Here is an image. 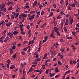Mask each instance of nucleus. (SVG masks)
Here are the masks:
<instances>
[{"instance_id":"obj_1","label":"nucleus","mask_w":79,"mask_h":79,"mask_svg":"<svg viewBox=\"0 0 79 79\" xmlns=\"http://www.w3.org/2000/svg\"><path fill=\"white\" fill-rule=\"evenodd\" d=\"M50 36L51 37H52V38H55V37L54 33H51V35H50Z\"/></svg>"},{"instance_id":"obj_2","label":"nucleus","mask_w":79,"mask_h":79,"mask_svg":"<svg viewBox=\"0 0 79 79\" xmlns=\"http://www.w3.org/2000/svg\"><path fill=\"white\" fill-rule=\"evenodd\" d=\"M55 72H56V73H59L60 72V71L58 70V68L56 67L55 70Z\"/></svg>"},{"instance_id":"obj_3","label":"nucleus","mask_w":79,"mask_h":79,"mask_svg":"<svg viewBox=\"0 0 79 79\" xmlns=\"http://www.w3.org/2000/svg\"><path fill=\"white\" fill-rule=\"evenodd\" d=\"M3 11L4 12H6V8H5V5H4L3 6Z\"/></svg>"},{"instance_id":"obj_4","label":"nucleus","mask_w":79,"mask_h":79,"mask_svg":"<svg viewBox=\"0 0 79 79\" xmlns=\"http://www.w3.org/2000/svg\"><path fill=\"white\" fill-rule=\"evenodd\" d=\"M18 31H16L13 32V34H14V35H16L17 34H18Z\"/></svg>"},{"instance_id":"obj_5","label":"nucleus","mask_w":79,"mask_h":79,"mask_svg":"<svg viewBox=\"0 0 79 79\" xmlns=\"http://www.w3.org/2000/svg\"><path fill=\"white\" fill-rule=\"evenodd\" d=\"M8 38H9V37L8 36H7L6 38L5 39V40H4V42H6L8 40Z\"/></svg>"},{"instance_id":"obj_6","label":"nucleus","mask_w":79,"mask_h":79,"mask_svg":"<svg viewBox=\"0 0 79 79\" xmlns=\"http://www.w3.org/2000/svg\"><path fill=\"white\" fill-rule=\"evenodd\" d=\"M9 50L10 53V54H12V53H13V50L11 48H10Z\"/></svg>"},{"instance_id":"obj_7","label":"nucleus","mask_w":79,"mask_h":79,"mask_svg":"<svg viewBox=\"0 0 79 79\" xmlns=\"http://www.w3.org/2000/svg\"><path fill=\"white\" fill-rule=\"evenodd\" d=\"M11 48L12 50H15L16 48V46L15 45H13L12 46H11Z\"/></svg>"},{"instance_id":"obj_8","label":"nucleus","mask_w":79,"mask_h":79,"mask_svg":"<svg viewBox=\"0 0 79 79\" xmlns=\"http://www.w3.org/2000/svg\"><path fill=\"white\" fill-rule=\"evenodd\" d=\"M17 54H15L13 55L12 58H15L16 57Z\"/></svg>"},{"instance_id":"obj_9","label":"nucleus","mask_w":79,"mask_h":79,"mask_svg":"<svg viewBox=\"0 0 79 79\" xmlns=\"http://www.w3.org/2000/svg\"><path fill=\"white\" fill-rule=\"evenodd\" d=\"M36 13L37 15H40V11L37 12V11H36Z\"/></svg>"},{"instance_id":"obj_10","label":"nucleus","mask_w":79,"mask_h":79,"mask_svg":"<svg viewBox=\"0 0 79 79\" xmlns=\"http://www.w3.org/2000/svg\"><path fill=\"white\" fill-rule=\"evenodd\" d=\"M21 16H23V17H26L27 16V15H25V14L23 13L22 15H21Z\"/></svg>"},{"instance_id":"obj_11","label":"nucleus","mask_w":79,"mask_h":79,"mask_svg":"<svg viewBox=\"0 0 79 79\" xmlns=\"http://www.w3.org/2000/svg\"><path fill=\"white\" fill-rule=\"evenodd\" d=\"M36 4H37V1L35 2L33 4V6L34 7V6H35V5H36Z\"/></svg>"},{"instance_id":"obj_12","label":"nucleus","mask_w":79,"mask_h":79,"mask_svg":"<svg viewBox=\"0 0 79 79\" xmlns=\"http://www.w3.org/2000/svg\"><path fill=\"white\" fill-rule=\"evenodd\" d=\"M70 73H71V71H70V70H69L68 71L66 72L65 73L67 74H69Z\"/></svg>"},{"instance_id":"obj_13","label":"nucleus","mask_w":79,"mask_h":79,"mask_svg":"<svg viewBox=\"0 0 79 79\" xmlns=\"http://www.w3.org/2000/svg\"><path fill=\"white\" fill-rule=\"evenodd\" d=\"M19 26H20V28H23V27H24V25H23V24H22V25H19Z\"/></svg>"},{"instance_id":"obj_14","label":"nucleus","mask_w":79,"mask_h":79,"mask_svg":"<svg viewBox=\"0 0 79 79\" xmlns=\"http://www.w3.org/2000/svg\"><path fill=\"white\" fill-rule=\"evenodd\" d=\"M21 53H22V55H26V53H25V52L23 51Z\"/></svg>"},{"instance_id":"obj_15","label":"nucleus","mask_w":79,"mask_h":79,"mask_svg":"<svg viewBox=\"0 0 79 79\" xmlns=\"http://www.w3.org/2000/svg\"><path fill=\"white\" fill-rule=\"evenodd\" d=\"M55 76V73L52 74H51L50 75V76H49V77H53V76Z\"/></svg>"},{"instance_id":"obj_16","label":"nucleus","mask_w":79,"mask_h":79,"mask_svg":"<svg viewBox=\"0 0 79 79\" xmlns=\"http://www.w3.org/2000/svg\"><path fill=\"white\" fill-rule=\"evenodd\" d=\"M7 63H8V64H9V63H11V61H10V60L8 59L7 61Z\"/></svg>"},{"instance_id":"obj_17","label":"nucleus","mask_w":79,"mask_h":79,"mask_svg":"<svg viewBox=\"0 0 79 79\" xmlns=\"http://www.w3.org/2000/svg\"><path fill=\"white\" fill-rule=\"evenodd\" d=\"M42 66L43 69H45V66L44 64H42Z\"/></svg>"},{"instance_id":"obj_18","label":"nucleus","mask_w":79,"mask_h":79,"mask_svg":"<svg viewBox=\"0 0 79 79\" xmlns=\"http://www.w3.org/2000/svg\"><path fill=\"white\" fill-rule=\"evenodd\" d=\"M65 32H67V29H66V27H65L63 28Z\"/></svg>"},{"instance_id":"obj_19","label":"nucleus","mask_w":79,"mask_h":79,"mask_svg":"<svg viewBox=\"0 0 79 79\" xmlns=\"http://www.w3.org/2000/svg\"><path fill=\"white\" fill-rule=\"evenodd\" d=\"M53 23H54V26H56V24H57V23H56V22L55 21H53Z\"/></svg>"},{"instance_id":"obj_20","label":"nucleus","mask_w":79,"mask_h":79,"mask_svg":"<svg viewBox=\"0 0 79 79\" xmlns=\"http://www.w3.org/2000/svg\"><path fill=\"white\" fill-rule=\"evenodd\" d=\"M58 64L60 65H61V64H62V63H61V61H60V60L58 61Z\"/></svg>"},{"instance_id":"obj_21","label":"nucleus","mask_w":79,"mask_h":79,"mask_svg":"<svg viewBox=\"0 0 79 79\" xmlns=\"http://www.w3.org/2000/svg\"><path fill=\"white\" fill-rule=\"evenodd\" d=\"M0 8H1V11H3V6H1L0 7Z\"/></svg>"},{"instance_id":"obj_22","label":"nucleus","mask_w":79,"mask_h":79,"mask_svg":"<svg viewBox=\"0 0 79 79\" xmlns=\"http://www.w3.org/2000/svg\"><path fill=\"white\" fill-rule=\"evenodd\" d=\"M54 29H55V30H58L59 29V28H57L56 27H55L54 28Z\"/></svg>"},{"instance_id":"obj_23","label":"nucleus","mask_w":79,"mask_h":79,"mask_svg":"<svg viewBox=\"0 0 79 79\" xmlns=\"http://www.w3.org/2000/svg\"><path fill=\"white\" fill-rule=\"evenodd\" d=\"M19 37L20 40H22V39H23V38L21 36H19Z\"/></svg>"},{"instance_id":"obj_24","label":"nucleus","mask_w":79,"mask_h":79,"mask_svg":"<svg viewBox=\"0 0 79 79\" xmlns=\"http://www.w3.org/2000/svg\"><path fill=\"white\" fill-rule=\"evenodd\" d=\"M44 39L45 40H47V39H48V36H46L45 37H44Z\"/></svg>"},{"instance_id":"obj_25","label":"nucleus","mask_w":79,"mask_h":79,"mask_svg":"<svg viewBox=\"0 0 79 79\" xmlns=\"http://www.w3.org/2000/svg\"><path fill=\"white\" fill-rule=\"evenodd\" d=\"M60 51L62 52H64V49L62 48L60 49Z\"/></svg>"},{"instance_id":"obj_26","label":"nucleus","mask_w":79,"mask_h":79,"mask_svg":"<svg viewBox=\"0 0 79 79\" xmlns=\"http://www.w3.org/2000/svg\"><path fill=\"white\" fill-rule=\"evenodd\" d=\"M66 73H65V74H64V75L63 78H62V79H64V78H65V76H66Z\"/></svg>"},{"instance_id":"obj_27","label":"nucleus","mask_w":79,"mask_h":79,"mask_svg":"<svg viewBox=\"0 0 79 79\" xmlns=\"http://www.w3.org/2000/svg\"><path fill=\"white\" fill-rule=\"evenodd\" d=\"M72 6V7H75V6H76V5H75V4H74V3H73V4L72 5V6Z\"/></svg>"},{"instance_id":"obj_28","label":"nucleus","mask_w":79,"mask_h":79,"mask_svg":"<svg viewBox=\"0 0 79 79\" xmlns=\"http://www.w3.org/2000/svg\"><path fill=\"white\" fill-rule=\"evenodd\" d=\"M29 72H32V68L31 67L29 70Z\"/></svg>"},{"instance_id":"obj_29","label":"nucleus","mask_w":79,"mask_h":79,"mask_svg":"<svg viewBox=\"0 0 79 79\" xmlns=\"http://www.w3.org/2000/svg\"><path fill=\"white\" fill-rule=\"evenodd\" d=\"M63 22H61V28H62L63 27Z\"/></svg>"},{"instance_id":"obj_30","label":"nucleus","mask_w":79,"mask_h":79,"mask_svg":"<svg viewBox=\"0 0 79 79\" xmlns=\"http://www.w3.org/2000/svg\"><path fill=\"white\" fill-rule=\"evenodd\" d=\"M64 2V1H63V0H61L60 1V3H61V4H63V2Z\"/></svg>"},{"instance_id":"obj_31","label":"nucleus","mask_w":79,"mask_h":79,"mask_svg":"<svg viewBox=\"0 0 79 79\" xmlns=\"http://www.w3.org/2000/svg\"><path fill=\"white\" fill-rule=\"evenodd\" d=\"M68 9H69V10H71L72 9L71 7L69 6H68Z\"/></svg>"},{"instance_id":"obj_32","label":"nucleus","mask_w":79,"mask_h":79,"mask_svg":"<svg viewBox=\"0 0 79 79\" xmlns=\"http://www.w3.org/2000/svg\"><path fill=\"white\" fill-rule=\"evenodd\" d=\"M44 10H42V12L41 13V15H44Z\"/></svg>"},{"instance_id":"obj_33","label":"nucleus","mask_w":79,"mask_h":79,"mask_svg":"<svg viewBox=\"0 0 79 79\" xmlns=\"http://www.w3.org/2000/svg\"><path fill=\"white\" fill-rule=\"evenodd\" d=\"M53 5L54 7L55 8H56V5L54 3V4H53Z\"/></svg>"},{"instance_id":"obj_34","label":"nucleus","mask_w":79,"mask_h":79,"mask_svg":"<svg viewBox=\"0 0 79 79\" xmlns=\"http://www.w3.org/2000/svg\"><path fill=\"white\" fill-rule=\"evenodd\" d=\"M51 52L52 54H54V53H55V52L53 51H51Z\"/></svg>"},{"instance_id":"obj_35","label":"nucleus","mask_w":79,"mask_h":79,"mask_svg":"<svg viewBox=\"0 0 79 79\" xmlns=\"http://www.w3.org/2000/svg\"><path fill=\"white\" fill-rule=\"evenodd\" d=\"M36 61H40V58H38L37 59Z\"/></svg>"},{"instance_id":"obj_36","label":"nucleus","mask_w":79,"mask_h":79,"mask_svg":"<svg viewBox=\"0 0 79 79\" xmlns=\"http://www.w3.org/2000/svg\"><path fill=\"white\" fill-rule=\"evenodd\" d=\"M60 76V74H59L58 75H56L55 77V78H57L58 77H59Z\"/></svg>"},{"instance_id":"obj_37","label":"nucleus","mask_w":79,"mask_h":79,"mask_svg":"<svg viewBox=\"0 0 79 79\" xmlns=\"http://www.w3.org/2000/svg\"><path fill=\"white\" fill-rule=\"evenodd\" d=\"M13 34H11L10 35V39H11V38L13 37Z\"/></svg>"},{"instance_id":"obj_38","label":"nucleus","mask_w":79,"mask_h":79,"mask_svg":"<svg viewBox=\"0 0 79 79\" xmlns=\"http://www.w3.org/2000/svg\"><path fill=\"white\" fill-rule=\"evenodd\" d=\"M60 13L61 15H63V14H64V13L63 12V10H61Z\"/></svg>"},{"instance_id":"obj_39","label":"nucleus","mask_w":79,"mask_h":79,"mask_svg":"<svg viewBox=\"0 0 79 79\" xmlns=\"http://www.w3.org/2000/svg\"><path fill=\"white\" fill-rule=\"evenodd\" d=\"M55 32H56V33L59 32V31L58 30H55Z\"/></svg>"},{"instance_id":"obj_40","label":"nucleus","mask_w":79,"mask_h":79,"mask_svg":"<svg viewBox=\"0 0 79 79\" xmlns=\"http://www.w3.org/2000/svg\"><path fill=\"white\" fill-rule=\"evenodd\" d=\"M73 61H72V60H71L70 61V64H73Z\"/></svg>"},{"instance_id":"obj_41","label":"nucleus","mask_w":79,"mask_h":79,"mask_svg":"<svg viewBox=\"0 0 79 79\" xmlns=\"http://www.w3.org/2000/svg\"><path fill=\"white\" fill-rule=\"evenodd\" d=\"M34 64H37V61H35V62L33 63Z\"/></svg>"},{"instance_id":"obj_42","label":"nucleus","mask_w":79,"mask_h":79,"mask_svg":"<svg viewBox=\"0 0 79 79\" xmlns=\"http://www.w3.org/2000/svg\"><path fill=\"white\" fill-rule=\"evenodd\" d=\"M75 34H76V32L74 31L72 32V34L73 35H75Z\"/></svg>"},{"instance_id":"obj_43","label":"nucleus","mask_w":79,"mask_h":79,"mask_svg":"<svg viewBox=\"0 0 79 79\" xmlns=\"http://www.w3.org/2000/svg\"><path fill=\"white\" fill-rule=\"evenodd\" d=\"M21 65L22 68H23V67H24V64H23V63H21Z\"/></svg>"},{"instance_id":"obj_44","label":"nucleus","mask_w":79,"mask_h":79,"mask_svg":"<svg viewBox=\"0 0 79 79\" xmlns=\"http://www.w3.org/2000/svg\"><path fill=\"white\" fill-rule=\"evenodd\" d=\"M61 59H63V55H60V56Z\"/></svg>"},{"instance_id":"obj_45","label":"nucleus","mask_w":79,"mask_h":79,"mask_svg":"<svg viewBox=\"0 0 79 79\" xmlns=\"http://www.w3.org/2000/svg\"><path fill=\"white\" fill-rule=\"evenodd\" d=\"M43 7V5H40L39 6V8L40 9H42V8Z\"/></svg>"},{"instance_id":"obj_46","label":"nucleus","mask_w":79,"mask_h":79,"mask_svg":"<svg viewBox=\"0 0 79 79\" xmlns=\"http://www.w3.org/2000/svg\"><path fill=\"white\" fill-rule=\"evenodd\" d=\"M25 7L27 8H29V6H25Z\"/></svg>"},{"instance_id":"obj_47","label":"nucleus","mask_w":79,"mask_h":79,"mask_svg":"<svg viewBox=\"0 0 79 79\" xmlns=\"http://www.w3.org/2000/svg\"><path fill=\"white\" fill-rule=\"evenodd\" d=\"M9 10H13V8H12V7L11 6L9 8Z\"/></svg>"},{"instance_id":"obj_48","label":"nucleus","mask_w":79,"mask_h":79,"mask_svg":"<svg viewBox=\"0 0 79 79\" xmlns=\"http://www.w3.org/2000/svg\"><path fill=\"white\" fill-rule=\"evenodd\" d=\"M57 35H59V36H60V37L61 36V35H60V33L59 32H58V33H57Z\"/></svg>"},{"instance_id":"obj_49","label":"nucleus","mask_w":79,"mask_h":79,"mask_svg":"<svg viewBox=\"0 0 79 79\" xmlns=\"http://www.w3.org/2000/svg\"><path fill=\"white\" fill-rule=\"evenodd\" d=\"M74 4H75V5H76V6H77V2H74Z\"/></svg>"},{"instance_id":"obj_50","label":"nucleus","mask_w":79,"mask_h":79,"mask_svg":"<svg viewBox=\"0 0 79 79\" xmlns=\"http://www.w3.org/2000/svg\"><path fill=\"white\" fill-rule=\"evenodd\" d=\"M35 17V15H33L31 18L32 19H34V18Z\"/></svg>"},{"instance_id":"obj_51","label":"nucleus","mask_w":79,"mask_h":79,"mask_svg":"<svg viewBox=\"0 0 79 79\" xmlns=\"http://www.w3.org/2000/svg\"><path fill=\"white\" fill-rule=\"evenodd\" d=\"M55 30H53L52 31V32L51 33L52 34H55Z\"/></svg>"},{"instance_id":"obj_52","label":"nucleus","mask_w":79,"mask_h":79,"mask_svg":"<svg viewBox=\"0 0 79 79\" xmlns=\"http://www.w3.org/2000/svg\"><path fill=\"white\" fill-rule=\"evenodd\" d=\"M29 34L28 35V36L29 37H31V33H28Z\"/></svg>"},{"instance_id":"obj_53","label":"nucleus","mask_w":79,"mask_h":79,"mask_svg":"<svg viewBox=\"0 0 79 79\" xmlns=\"http://www.w3.org/2000/svg\"><path fill=\"white\" fill-rule=\"evenodd\" d=\"M45 58H47V57L46 56H44V57L43 58V59L45 60Z\"/></svg>"},{"instance_id":"obj_54","label":"nucleus","mask_w":79,"mask_h":79,"mask_svg":"<svg viewBox=\"0 0 79 79\" xmlns=\"http://www.w3.org/2000/svg\"><path fill=\"white\" fill-rule=\"evenodd\" d=\"M8 26H10V25H11V24H12V23H8Z\"/></svg>"},{"instance_id":"obj_55","label":"nucleus","mask_w":79,"mask_h":79,"mask_svg":"<svg viewBox=\"0 0 79 79\" xmlns=\"http://www.w3.org/2000/svg\"><path fill=\"white\" fill-rule=\"evenodd\" d=\"M27 49L26 48H25L23 49V51H27Z\"/></svg>"},{"instance_id":"obj_56","label":"nucleus","mask_w":79,"mask_h":79,"mask_svg":"<svg viewBox=\"0 0 79 79\" xmlns=\"http://www.w3.org/2000/svg\"><path fill=\"white\" fill-rule=\"evenodd\" d=\"M6 66H7V68H8L9 67H10V66L8 64H7Z\"/></svg>"},{"instance_id":"obj_57","label":"nucleus","mask_w":79,"mask_h":79,"mask_svg":"<svg viewBox=\"0 0 79 79\" xmlns=\"http://www.w3.org/2000/svg\"><path fill=\"white\" fill-rule=\"evenodd\" d=\"M30 27L29 26V25H28L27 26V28L28 29H29V28Z\"/></svg>"},{"instance_id":"obj_58","label":"nucleus","mask_w":79,"mask_h":79,"mask_svg":"<svg viewBox=\"0 0 79 79\" xmlns=\"http://www.w3.org/2000/svg\"><path fill=\"white\" fill-rule=\"evenodd\" d=\"M32 18L31 17H29V19L30 20V21H31L32 20Z\"/></svg>"},{"instance_id":"obj_59","label":"nucleus","mask_w":79,"mask_h":79,"mask_svg":"<svg viewBox=\"0 0 79 79\" xmlns=\"http://www.w3.org/2000/svg\"><path fill=\"white\" fill-rule=\"evenodd\" d=\"M18 16H19V12L17 13V14L16 15V16H17V17H18Z\"/></svg>"},{"instance_id":"obj_60","label":"nucleus","mask_w":79,"mask_h":79,"mask_svg":"<svg viewBox=\"0 0 79 79\" xmlns=\"http://www.w3.org/2000/svg\"><path fill=\"white\" fill-rule=\"evenodd\" d=\"M11 18L12 19H15V18H14V15H11Z\"/></svg>"},{"instance_id":"obj_61","label":"nucleus","mask_w":79,"mask_h":79,"mask_svg":"<svg viewBox=\"0 0 79 79\" xmlns=\"http://www.w3.org/2000/svg\"><path fill=\"white\" fill-rule=\"evenodd\" d=\"M2 77H3V75L2 74L0 75V78H1V79H2Z\"/></svg>"},{"instance_id":"obj_62","label":"nucleus","mask_w":79,"mask_h":79,"mask_svg":"<svg viewBox=\"0 0 79 79\" xmlns=\"http://www.w3.org/2000/svg\"><path fill=\"white\" fill-rule=\"evenodd\" d=\"M11 34V33H9L7 34V35L9 36Z\"/></svg>"},{"instance_id":"obj_63","label":"nucleus","mask_w":79,"mask_h":79,"mask_svg":"<svg viewBox=\"0 0 79 79\" xmlns=\"http://www.w3.org/2000/svg\"><path fill=\"white\" fill-rule=\"evenodd\" d=\"M31 77L32 78L33 77H35V75H34V74H33L31 75Z\"/></svg>"},{"instance_id":"obj_64","label":"nucleus","mask_w":79,"mask_h":79,"mask_svg":"<svg viewBox=\"0 0 79 79\" xmlns=\"http://www.w3.org/2000/svg\"><path fill=\"white\" fill-rule=\"evenodd\" d=\"M65 26H67V25H68V22H66L65 23Z\"/></svg>"}]
</instances>
